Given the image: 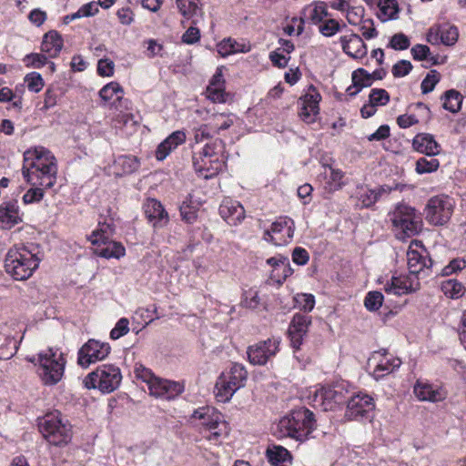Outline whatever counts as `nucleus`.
<instances>
[{"instance_id": "32", "label": "nucleus", "mask_w": 466, "mask_h": 466, "mask_svg": "<svg viewBox=\"0 0 466 466\" xmlns=\"http://www.w3.org/2000/svg\"><path fill=\"white\" fill-rule=\"evenodd\" d=\"M207 96L214 103H225L228 94L225 92V80L221 72H216L207 87Z\"/></svg>"}, {"instance_id": "40", "label": "nucleus", "mask_w": 466, "mask_h": 466, "mask_svg": "<svg viewBox=\"0 0 466 466\" xmlns=\"http://www.w3.org/2000/svg\"><path fill=\"white\" fill-rule=\"evenodd\" d=\"M441 99L443 100V108L451 113L458 112L461 107L462 96L458 91L454 89L446 91Z\"/></svg>"}, {"instance_id": "1", "label": "nucleus", "mask_w": 466, "mask_h": 466, "mask_svg": "<svg viewBox=\"0 0 466 466\" xmlns=\"http://www.w3.org/2000/svg\"><path fill=\"white\" fill-rule=\"evenodd\" d=\"M57 165L54 155L43 147L24 153L22 175L32 186L52 187L56 181Z\"/></svg>"}, {"instance_id": "2", "label": "nucleus", "mask_w": 466, "mask_h": 466, "mask_svg": "<svg viewBox=\"0 0 466 466\" xmlns=\"http://www.w3.org/2000/svg\"><path fill=\"white\" fill-rule=\"evenodd\" d=\"M42 259L43 255L40 253L38 246L35 244L15 245L5 255V268L14 279L25 280L33 275Z\"/></svg>"}, {"instance_id": "33", "label": "nucleus", "mask_w": 466, "mask_h": 466, "mask_svg": "<svg viewBox=\"0 0 466 466\" xmlns=\"http://www.w3.org/2000/svg\"><path fill=\"white\" fill-rule=\"evenodd\" d=\"M352 84L346 89L350 96H357L364 87H369L373 84L370 73L364 68H358L351 74Z\"/></svg>"}, {"instance_id": "16", "label": "nucleus", "mask_w": 466, "mask_h": 466, "mask_svg": "<svg viewBox=\"0 0 466 466\" xmlns=\"http://www.w3.org/2000/svg\"><path fill=\"white\" fill-rule=\"evenodd\" d=\"M110 350L108 343L94 339H88L78 350L77 363L83 368H87L92 363L105 360Z\"/></svg>"}, {"instance_id": "38", "label": "nucleus", "mask_w": 466, "mask_h": 466, "mask_svg": "<svg viewBox=\"0 0 466 466\" xmlns=\"http://www.w3.org/2000/svg\"><path fill=\"white\" fill-rule=\"evenodd\" d=\"M267 457L274 466H286L285 463L291 461L289 451L282 446H273L268 449Z\"/></svg>"}, {"instance_id": "59", "label": "nucleus", "mask_w": 466, "mask_h": 466, "mask_svg": "<svg viewBox=\"0 0 466 466\" xmlns=\"http://www.w3.org/2000/svg\"><path fill=\"white\" fill-rule=\"evenodd\" d=\"M319 30L324 36L330 37L340 30V25L337 20L329 18L319 25Z\"/></svg>"}, {"instance_id": "51", "label": "nucleus", "mask_w": 466, "mask_h": 466, "mask_svg": "<svg viewBox=\"0 0 466 466\" xmlns=\"http://www.w3.org/2000/svg\"><path fill=\"white\" fill-rule=\"evenodd\" d=\"M384 297L380 291H370L364 299V306L369 311L378 310L383 304Z\"/></svg>"}, {"instance_id": "53", "label": "nucleus", "mask_w": 466, "mask_h": 466, "mask_svg": "<svg viewBox=\"0 0 466 466\" xmlns=\"http://www.w3.org/2000/svg\"><path fill=\"white\" fill-rule=\"evenodd\" d=\"M223 142L220 139H217L211 143H208L201 149L200 152L197 153L198 155L208 157L211 158H218L220 159V153L222 149Z\"/></svg>"}, {"instance_id": "48", "label": "nucleus", "mask_w": 466, "mask_h": 466, "mask_svg": "<svg viewBox=\"0 0 466 466\" xmlns=\"http://www.w3.org/2000/svg\"><path fill=\"white\" fill-rule=\"evenodd\" d=\"M24 82L26 85L27 89L34 93L40 92L45 86V82L42 76L35 71L28 73L25 76Z\"/></svg>"}, {"instance_id": "12", "label": "nucleus", "mask_w": 466, "mask_h": 466, "mask_svg": "<svg viewBox=\"0 0 466 466\" xmlns=\"http://www.w3.org/2000/svg\"><path fill=\"white\" fill-rule=\"evenodd\" d=\"M345 417L350 420H363L372 419L375 403L373 399L363 392H358L348 397Z\"/></svg>"}, {"instance_id": "11", "label": "nucleus", "mask_w": 466, "mask_h": 466, "mask_svg": "<svg viewBox=\"0 0 466 466\" xmlns=\"http://www.w3.org/2000/svg\"><path fill=\"white\" fill-rule=\"evenodd\" d=\"M454 201L446 195L431 198L425 208L426 220L434 226L445 225L453 212Z\"/></svg>"}, {"instance_id": "49", "label": "nucleus", "mask_w": 466, "mask_h": 466, "mask_svg": "<svg viewBox=\"0 0 466 466\" xmlns=\"http://www.w3.org/2000/svg\"><path fill=\"white\" fill-rule=\"evenodd\" d=\"M320 95L317 92L315 88H312L311 91L305 94L301 98V105H304L309 108L310 112L319 113V103L320 101Z\"/></svg>"}, {"instance_id": "23", "label": "nucleus", "mask_w": 466, "mask_h": 466, "mask_svg": "<svg viewBox=\"0 0 466 466\" xmlns=\"http://www.w3.org/2000/svg\"><path fill=\"white\" fill-rule=\"evenodd\" d=\"M145 215L155 228L165 227L169 217L160 201L148 198L143 205Z\"/></svg>"}, {"instance_id": "31", "label": "nucleus", "mask_w": 466, "mask_h": 466, "mask_svg": "<svg viewBox=\"0 0 466 466\" xmlns=\"http://www.w3.org/2000/svg\"><path fill=\"white\" fill-rule=\"evenodd\" d=\"M414 394L420 400L431 402H437L445 398L441 388L420 380H418L414 386Z\"/></svg>"}, {"instance_id": "17", "label": "nucleus", "mask_w": 466, "mask_h": 466, "mask_svg": "<svg viewBox=\"0 0 466 466\" xmlns=\"http://www.w3.org/2000/svg\"><path fill=\"white\" fill-rule=\"evenodd\" d=\"M369 362L370 364L375 363L371 375L376 380H380L390 374L399 369L401 364V360L399 358L391 356L386 350L374 351L369 359Z\"/></svg>"}, {"instance_id": "41", "label": "nucleus", "mask_w": 466, "mask_h": 466, "mask_svg": "<svg viewBox=\"0 0 466 466\" xmlns=\"http://www.w3.org/2000/svg\"><path fill=\"white\" fill-rule=\"evenodd\" d=\"M442 292L451 299H459L464 295L465 288L457 279H451L441 283Z\"/></svg>"}, {"instance_id": "55", "label": "nucleus", "mask_w": 466, "mask_h": 466, "mask_svg": "<svg viewBox=\"0 0 466 466\" xmlns=\"http://www.w3.org/2000/svg\"><path fill=\"white\" fill-rule=\"evenodd\" d=\"M410 45V41L409 37L402 33H398L391 36L388 47L394 50H406L409 48Z\"/></svg>"}, {"instance_id": "54", "label": "nucleus", "mask_w": 466, "mask_h": 466, "mask_svg": "<svg viewBox=\"0 0 466 466\" xmlns=\"http://www.w3.org/2000/svg\"><path fill=\"white\" fill-rule=\"evenodd\" d=\"M116 162L121 166L124 173H133L139 167V162L134 156H121Z\"/></svg>"}, {"instance_id": "35", "label": "nucleus", "mask_w": 466, "mask_h": 466, "mask_svg": "<svg viewBox=\"0 0 466 466\" xmlns=\"http://www.w3.org/2000/svg\"><path fill=\"white\" fill-rule=\"evenodd\" d=\"M115 232V225L112 221L98 222V228L88 237V240L93 245H101L107 243Z\"/></svg>"}, {"instance_id": "46", "label": "nucleus", "mask_w": 466, "mask_h": 466, "mask_svg": "<svg viewBox=\"0 0 466 466\" xmlns=\"http://www.w3.org/2000/svg\"><path fill=\"white\" fill-rule=\"evenodd\" d=\"M440 167V162L434 157L428 159L425 157H420L416 161L415 170L418 174H427L436 171Z\"/></svg>"}, {"instance_id": "63", "label": "nucleus", "mask_w": 466, "mask_h": 466, "mask_svg": "<svg viewBox=\"0 0 466 466\" xmlns=\"http://www.w3.org/2000/svg\"><path fill=\"white\" fill-rule=\"evenodd\" d=\"M360 30L363 35V37L367 40L375 38L378 36V31L374 26V22L372 19H365L362 20L360 25Z\"/></svg>"}, {"instance_id": "43", "label": "nucleus", "mask_w": 466, "mask_h": 466, "mask_svg": "<svg viewBox=\"0 0 466 466\" xmlns=\"http://www.w3.org/2000/svg\"><path fill=\"white\" fill-rule=\"evenodd\" d=\"M23 63L28 68L39 69L47 65L48 56L45 53H30L24 56Z\"/></svg>"}, {"instance_id": "24", "label": "nucleus", "mask_w": 466, "mask_h": 466, "mask_svg": "<svg viewBox=\"0 0 466 466\" xmlns=\"http://www.w3.org/2000/svg\"><path fill=\"white\" fill-rule=\"evenodd\" d=\"M220 217L231 226H237L245 218V209L237 200L226 198L219 206Z\"/></svg>"}, {"instance_id": "13", "label": "nucleus", "mask_w": 466, "mask_h": 466, "mask_svg": "<svg viewBox=\"0 0 466 466\" xmlns=\"http://www.w3.org/2000/svg\"><path fill=\"white\" fill-rule=\"evenodd\" d=\"M294 230L293 219L287 216L279 217L271 224L269 229L264 231L263 239L275 246H281L292 239Z\"/></svg>"}, {"instance_id": "5", "label": "nucleus", "mask_w": 466, "mask_h": 466, "mask_svg": "<svg viewBox=\"0 0 466 466\" xmlns=\"http://www.w3.org/2000/svg\"><path fill=\"white\" fill-rule=\"evenodd\" d=\"M39 376L45 385L58 383L65 372L66 359L57 349H48L38 354Z\"/></svg>"}, {"instance_id": "14", "label": "nucleus", "mask_w": 466, "mask_h": 466, "mask_svg": "<svg viewBox=\"0 0 466 466\" xmlns=\"http://www.w3.org/2000/svg\"><path fill=\"white\" fill-rule=\"evenodd\" d=\"M280 339L268 338L250 345L247 349L248 361L252 365H265L279 350Z\"/></svg>"}, {"instance_id": "61", "label": "nucleus", "mask_w": 466, "mask_h": 466, "mask_svg": "<svg viewBox=\"0 0 466 466\" xmlns=\"http://www.w3.org/2000/svg\"><path fill=\"white\" fill-rule=\"evenodd\" d=\"M129 331V320L127 318H121L116 323L115 327L110 331V338L112 339H118Z\"/></svg>"}, {"instance_id": "36", "label": "nucleus", "mask_w": 466, "mask_h": 466, "mask_svg": "<svg viewBox=\"0 0 466 466\" xmlns=\"http://www.w3.org/2000/svg\"><path fill=\"white\" fill-rule=\"evenodd\" d=\"M238 119L233 113H216L210 116L208 124L213 129V133L217 135L228 129Z\"/></svg>"}, {"instance_id": "8", "label": "nucleus", "mask_w": 466, "mask_h": 466, "mask_svg": "<svg viewBox=\"0 0 466 466\" xmlns=\"http://www.w3.org/2000/svg\"><path fill=\"white\" fill-rule=\"evenodd\" d=\"M122 374L120 369L113 364H104L90 372L84 384L87 389H97L102 393H111L120 385Z\"/></svg>"}, {"instance_id": "6", "label": "nucleus", "mask_w": 466, "mask_h": 466, "mask_svg": "<svg viewBox=\"0 0 466 466\" xmlns=\"http://www.w3.org/2000/svg\"><path fill=\"white\" fill-rule=\"evenodd\" d=\"M390 221L399 239L417 235L422 227L421 218L416 210L404 204L396 207L390 214Z\"/></svg>"}, {"instance_id": "4", "label": "nucleus", "mask_w": 466, "mask_h": 466, "mask_svg": "<svg viewBox=\"0 0 466 466\" xmlns=\"http://www.w3.org/2000/svg\"><path fill=\"white\" fill-rule=\"evenodd\" d=\"M38 428L44 438L55 446L66 444L72 438L71 425L57 410L41 418L38 421Z\"/></svg>"}, {"instance_id": "9", "label": "nucleus", "mask_w": 466, "mask_h": 466, "mask_svg": "<svg viewBox=\"0 0 466 466\" xmlns=\"http://www.w3.org/2000/svg\"><path fill=\"white\" fill-rule=\"evenodd\" d=\"M349 391L342 383L321 386L310 397L312 406L324 411L334 410L348 400Z\"/></svg>"}, {"instance_id": "28", "label": "nucleus", "mask_w": 466, "mask_h": 466, "mask_svg": "<svg viewBox=\"0 0 466 466\" xmlns=\"http://www.w3.org/2000/svg\"><path fill=\"white\" fill-rule=\"evenodd\" d=\"M323 168L324 171L319 175V180L323 184L325 192L331 194L340 189L344 185L342 181L344 173L329 165L323 166Z\"/></svg>"}, {"instance_id": "42", "label": "nucleus", "mask_w": 466, "mask_h": 466, "mask_svg": "<svg viewBox=\"0 0 466 466\" xmlns=\"http://www.w3.org/2000/svg\"><path fill=\"white\" fill-rule=\"evenodd\" d=\"M123 88L116 82H110L104 86L99 91V96L102 100L109 102L111 100H119L123 96Z\"/></svg>"}, {"instance_id": "30", "label": "nucleus", "mask_w": 466, "mask_h": 466, "mask_svg": "<svg viewBox=\"0 0 466 466\" xmlns=\"http://www.w3.org/2000/svg\"><path fill=\"white\" fill-rule=\"evenodd\" d=\"M64 46L62 35L56 30H50L43 35L41 51L50 58L58 56Z\"/></svg>"}, {"instance_id": "58", "label": "nucleus", "mask_w": 466, "mask_h": 466, "mask_svg": "<svg viewBox=\"0 0 466 466\" xmlns=\"http://www.w3.org/2000/svg\"><path fill=\"white\" fill-rule=\"evenodd\" d=\"M466 268V261L463 258H454L450 261V263L441 268V276H450L453 273H457L458 271L462 270Z\"/></svg>"}, {"instance_id": "3", "label": "nucleus", "mask_w": 466, "mask_h": 466, "mask_svg": "<svg viewBox=\"0 0 466 466\" xmlns=\"http://www.w3.org/2000/svg\"><path fill=\"white\" fill-rule=\"evenodd\" d=\"M316 427L314 413L302 407L281 418L273 428V434L278 439L291 438L303 442L309 439Z\"/></svg>"}, {"instance_id": "50", "label": "nucleus", "mask_w": 466, "mask_h": 466, "mask_svg": "<svg viewBox=\"0 0 466 466\" xmlns=\"http://www.w3.org/2000/svg\"><path fill=\"white\" fill-rule=\"evenodd\" d=\"M382 192H386L384 187L363 190L359 198L360 201L361 202V206L365 208L372 206L377 202Z\"/></svg>"}, {"instance_id": "19", "label": "nucleus", "mask_w": 466, "mask_h": 466, "mask_svg": "<svg viewBox=\"0 0 466 466\" xmlns=\"http://www.w3.org/2000/svg\"><path fill=\"white\" fill-rule=\"evenodd\" d=\"M459 37L458 28L449 23L432 25L426 35V40L431 45L442 44L451 46L456 44Z\"/></svg>"}, {"instance_id": "29", "label": "nucleus", "mask_w": 466, "mask_h": 466, "mask_svg": "<svg viewBox=\"0 0 466 466\" xmlns=\"http://www.w3.org/2000/svg\"><path fill=\"white\" fill-rule=\"evenodd\" d=\"M413 148L429 157H435L441 152V146L435 140L433 135L429 133H420L412 140Z\"/></svg>"}, {"instance_id": "10", "label": "nucleus", "mask_w": 466, "mask_h": 466, "mask_svg": "<svg viewBox=\"0 0 466 466\" xmlns=\"http://www.w3.org/2000/svg\"><path fill=\"white\" fill-rule=\"evenodd\" d=\"M192 418L201 420V424L210 431L208 439L211 441H218L220 438L227 437L229 433L228 422L213 407L204 406L195 410Z\"/></svg>"}, {"instance_id": "62", "label": "nucleus", "mask_w": 466, "mask_h": 466, "mask_svg": "<svg viewBox=\"0 0 466 466\" xmlns=\"http://www.w3.org/2000/svg\"><path fill=\"white\" fill-rule=\"evenodd\" d=\"M413 66L409 60H400L392 66V75L394 77H403L410 74Z\"/></svg>"}, {"instance_id": "39", "label": "nucleus", "mask_w": 466, "mask_h": 466, "mask_svg": "<svg viewBox=\"0 0 466 466\" xmlns=\"http://www.w3.org/2000/svg\"><path fill=\"white\" fill-rule=\"evenodd\" d=\"M378 6L380 8L378 16L382 22L397 18L399 6L396 0H380Z\"/></svg>"}, {"instance_id": "22", "label": "nucleus", "mask_w": 466, "mask_h": 466, "mask_svg": "<svg viewBox=\"0 0 466 466\" xmlns=\"http://www.w3.org/2000/svg\"><path fill=\"white\" fill-rule=\"evenodd\" d=\"M223 161L218 158L194 154L193 167L199 177L208 179L215 177L223 167Z\"/></svg>"}, {"instance_id": "47", "label": "nucleus", "mask_w": 466, "mask_h": 466, "mask_svg": "<svg viewBox=\"0 0 466 466\" xmlns=\"http://www.w3.org/2000/svg\"><path fill=\"white\" fill-rule=\"evenodd\" d=\"M295 307L305 312H310L315 307V298L312 294L299 293L294 297Z\"/></svg>"}, {"instance_id": "57", "label": "nucleus", "mask_w": 466, "mask_h": 466, "mask_svg": "<svg viewBox=\"0 0 466 466\" xmlns=\"http://www.w3.org/2000/svg\"><path fill=\"white\" fill-rule=\"evenodd\" d=\"M439 81V73L436 70H431L421 82L420 88L422 94L431 92Z\"/></svg>"}, {"instance_id": "25", "label": "nucleus", "mask_w": 466, "mask_h": 466, "mask_svg": "<svg viewBox=\"0 0 466 466\" xmlns=\"http://www.w3.org/2000/svg\"><path fill=\"white\" fill-rule=\"evenodd\" d=\"M342 50L354 59H361L367 56L368 48L362 38L357 34L343 35L339 38Z\"/></svg>"}, {"instance_id": "34", "label": "nucleus", "mask_w": 466, "mask_h": 466, "mask_svg": "<svg viewBox=\"0 0 466 466\" xmlns=\"http://www.w3.org/2000/svg\"><path fill=\"white\" fill-rule=\"evenodd\" d=\"M176 5L182 16L197 24L202 15V8L199 0H176Z\"/></svg>"}, {"instance_id": "37", "label": "nucleus", "mask_w": 466, "mask_h": 466, "mask_svg": "<svg viewBox=\"0 0 466 466\" xmlns=\"http://www.w3.org/2000/svg\"><path fill=\"white\" fill-rule=\"evenodd\" d=\"M105 246L98 247L95 249V254L105 258L119 259L126 255V249L120 242L108 240Z\"/></svg>"}, {"instance_id": "20", "label": "nucleus", "mask_w": 466, "mask_h": 466, "mask_svg": "<svg viewBox=\"0 0 466 466\" xmlns=\"http://www.w3.org/2000/svg\"><path fill=\"white\" fill-rule=\"evenodd\" d=\"M420 282L418 277L410 275L392 276L384 284L383 289L387 294L401 296L419 289Z\"/></svg>"}, {"instance_id": "45", "label": "nucleus", "mask_w": 466, "mask_h": 466, "mask_svg": "<svg viewBox=\"0 0 466 466\" xmlns=\"http://www.w3.org/2000/svg\"><path fill=\"white\" fill-rule=\"evenodd\" d=\"M305 13H308V19L315 25L319 24L328 16L327 6L324 3H318L314 7H308Z\"/></svg>"}, {"instance_id": "44", "label": "nucleus", "mask_w": 466, "mask_h": 466, "mask_svg": "<svg viewBox=\"0 0 466 466\" xmlns=\"http://www.w3.org/2000/svg\"><path fill=\"white\" fill-rule=\"evenodd\" d=\"M412 58L417 61H428L431 65L437 64V60L434 56H431L430 47L425 45L417 44L410 49Z\"/></svg>"}, {"instance_id": "15", "label": "nucleus", "mask_w": 466, "mask_h": 466, "mask_svg": "<svg viewBox=\"0 0 466 466\" xmlns=\"http://www.w3.org/2000/svg\"><path fill=\"white\" fill-rule=\"evenodd\" d=\"M407 263L409 272L411 276L418 277V274L430 270L433 267V262L429 257L428 251L424 248L421 242L413 240L407 251Z\"/></svg>"}, {"instance_id": "7", "label": "nucleus", "mask_w": 466, "mask_h": 466, "mask_svg": "<svg viewBox=\"0 0 466 466\" xmlns=\"http://www.w3.org/2000/svg\"><path fill=\"white\" fill-rule=\"evenodd\" d=\"M248 371L239 363H233L229 370L223 372L216 383V398L218 401L227 402L235 392L245 386Z\"/></svg>"}, {"instance_id": "60", "label": "nucleus", "mask_w": 466, "mask_h": 466, "mask_svg": "<svg viewBox=\"0 0 466 466\" xmlns=\"http://www.w3.org/2000/svg\"><path fill=\"white\" fill-rule=\"evenodd\" d=\"M259 304V298L257 290L248 289L242 295L241 305L247 309H256Z\"/></svg>"}, {"instance_id": "27", "label": "nucleus", "mask_w": 466, "mask_h": 466, "mask_svg": "<svg viewBox=\"0 0 466 466\" xmlns=\"http://www.w3.org/2000/svg\"><path fill=\"white\" fill-rule=\"evenodd\" d=\"M187 138L183 130L172 132L164 141L157 147L155 156L158 161H163L166 157L178 146L185 143Z\"/></svg>"}, {"instance_id": "21", "label": "nucleus", "mask_w": 466, "mask_h": 466, "mask_svg": "<svg viewBox=\"0 0 466 466\" xmlns=\"http://www.w3.org/2000/svg\"><path fill=\"white\" fill-rule=\"evenodd\" d=\"M184 390V384L181 382L157 378L151 384L149 393L157 398L173 400L179 396Z\"/></svg>"}, {"instance_id": "64", "label": "nucleus", "mask_w": 466, "mask_h": 466, "mask_svg": "<svg viewBox=\"0 0 466 466\" xmlns=\"http://www.w3.org/2000/svg\"><path fill=\"white\" fill-rule=\"evenodd\" d=\"M234 44H235V39L231 38V37L223 39L217 46L218 54L223 57H226L228 56L234 54Z\"/></svg>"}, {"instance_id": "52", "label": "nucleus", "mask_w": 466, "mask_h": 466, "mask_svg": "<svg viewBox=\"0 0 466 466\" xmlns=\"http://www.w3.org/2000/svg\"><path fill=\"white\" fill-rule=\"evenodd\" d=\"M390 95L383 88H373L369 96V102L377 106H382L389 103Z\"/></svg>"}, {"instance_id": "26", "label": "nucleus", "mask_w": 466, "mask_h": 466, "mask_svg": "<svg viewBox=\"0 0 466 466\" xmlns=\"http://www.w3.org/2000/svg\"><path fill=\"white\" fill-rule=\"evenodd\" d=\"M23 221V214L20 212L16 201H7L0 205V226L9 229Z\"/></svg>"}, {"instance_id": "18", "label": "nucleus", "mask_w": 466, "mask_h": 466, "mask_svg": "<svg viewBox=\"0 0 466 466\" xmlns=\"http://www.w3.org/2000/svg\"><path fill=\"white\" fill-rule=\"evenodd\" d=\"M310 325L311 316L305 313L294 314L288 329L290 346L294 352L300 350L304 337L308 333Z\"/></svg>"}, {"instance_id": "56", "label": "nucleus", "mask_w": 466, "mask_h": 466, "mask_svg": "<svg viewBox=\"0 0 466 466\" xmlns=\"http://www.w3.org/2000/svg\"><path fill=\"white\" fill-rule=\"evenodd\" d=\"M193 131L194 141L197 144L201 143L206 139H209L216 135L215 133H213V129L211 128L208 123L202 124L199 127H195Z\"/></svg>"}]
</instances>
